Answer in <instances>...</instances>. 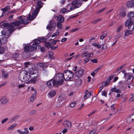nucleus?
Segmentation results:
<instances>
[{
	"mask_svg": "<svg viewBox=\"0 0 134 134\" xmlns=\"http://www.w3.org/2000/svg\"><path fill=\"white\" fill-rule=\"evenodd\" d=\"M32 71L30 73L26 70H23L19 74V76L23 80V81L26 82L27 84L34 83L36 81V79L39 77L38 72Z\"/></svg>",
	"mask_w": 134,
	"mask_h": 134,
	"instance_id": "1",
	"label": "nucleus"
},
{
	"mask_svg": "<svg viewBox=\"0 0 134 134\" xmlns=\"http://www.w3.org/2000/svg\"><path fill=\"white\" fill-rule=\"evenodd\" d=\"M24 20L21 18V16H20L18 18L17 20L12 22L10 24L8 23H4L1 25V27L3 29H6L7 27L8 32H12L14 31L15 29H19L21 28L20 27H18L20 24H25L27 23Z\"/></svg>",
	"mask_w": 134,
	"mask_h": 134,
	"instance_id": "2",
	"label": "nucleus"
},
{
	"mask_svg": "<svg viewBox=\"0 0 134 134\" xmlns=\"http://www.w3.org/2000/svg\"><path fill=\"white\" fill-rule=\"evenodd\" d=\"M74 75V74L68 70H65L63 74L61 73L56 74L54 76L55 79H60V81L62 82V84H63L64 80L68 81L71 79Z\"/></svg>",
	"mask_w": 134,
	"mask_h": 134,
	"instance_id": "3",
	"label": "nucleus"
},
{
	"mask_svg": "<svg viewBox=\"0 0 134 134\" xmlns=\"http://www.w3.org/2000/svg\"><path fill=\"white\" fill-rule=\"evenodd\" d=\"M133 21L130 18L128 19L125 23V25L126 27H128L129 30H126L124 35L127 36L131 34L134 28V25H133Z\"/></svg>",
	"mask_w": 134,
	"mask_h": 134,
	"instance_id": "4",
	"label": "nucleus"
},
{
	"mask_svg": "<svg viewBox=\"0 0 134 134\" xmlns=\"http://www.w3.org/2000/svg\"><path fill=\"white\" fill-rule=\"evenodd\" d=\"M54 79L53 78L47 82V84L49 88H51L52 85L55 86L56 85H62V82L60 81V79Z\"/></svg>",
	"mask_w": 134,
	"mask_h": 134,
	"instance_id": "5",
	"label": "nucleus"
},
{
	"mask_svg": "<svg viewBox=\"0 0 134 134\" xmlns=\"http://www.w3.org/2000/svg\"><path fill=\"white\" fill-rule=\"evenodd\" d=\"M38 10L36 9H35L33 11V12L32 13V15L30 16L29 15L28 17L26 19H25L23 18L22 17H21V18L22 19H23L25 21H26L27 23H26L25 24H27L28 23V20H32L34 19L35 18L36 16L38 14Z\"/></svg>",
	"mask_w": 134,
	"mask_h": 134,
	"instance_id": "6",
	"label": "nucleus"
},
{
	"mask_svg": "<svg viewBox=\"0 0 134 134\" xmlns=\"http://www.w3.org/2000/svg\"><path fill=\"white\" fill-rule=\"evenodd\" d=\"M55 23L53 21H51L46 27V28L50 31H53L55 27Z\"/></svg>",
	"mask_w": 134,
	"mask_h": 134,
	"instance_id": "7",
	"label": "nucleus"
},
{
	"mask_svg": "<svg viewBox=\"0 0 134 134\" xmlns=\"http://www.w3.org/2000/svg\"><path fill=\"white\" fill-rule=\"evenodd\" d=\"M82 3L81 0H76L73 1L71 4L73 5H75L78 8L81 6Z\"/></svg>",
	"mask_w": 134,
	"mask_h": 134,
	"instance_id": "8",
	"label": "nucleus"
},
{
	"mask_svg": "<svg viewBox=\"0 0 134 134\" xmlns=\"http://www.w3.org/2000/svg\"><path fill=\"white\" fill-rule=\"evenodd\" d=\"M35 47L33 46L32 45L26 46L24 47V51L25 52L27 53L28 52H32L34 49Z\"/></svg>",
	"mask_w": 134,
	"mask_h": 134,
	"instance_id": "9",
	"label": "nucleus"
},
{
	"mask_svg": "<svg viewBox=\"0 0 134 134\" xmlns=\"http://www.w3.org/2000/svg\"><path fill=\"white\" fill-rule=\"evenodd\" d=\"M93 53L91 52L88 53L86 51H84L81 54V55L82 57H91V55H93Z\"/></svg>",
	"mask_w": 134,
	"mask_h": 134,
	"instance_id": "10",
	"label": "nucleus"
},
{
	"mask_svg": "<svg viewBox=\"0 0 134 134\" xmlns=\"http://www.w3.org/2000/svg\"><path fill=\"white\" fill-rule=\"evenodd\" d=\"M63 125L64 126L65 128L68 129H70L71 127V122L68 120L64 121L63 123Z\"/></svg>",
	"mask_w": 134,
	"mask_h": 134,
	"instance_id": "11",
	"label": "nucleus"
},
{
	"mask_svg": "<svg viewBox=\"0 0 134 134\" xmlns=\"http://www.w3.org/2000/svg\"><path fill=\"white\" fill-rule=\"evenodd\" d=\"M84 72V71L83 69H80L75 72V75L78 77H80L83 75Z\"/></svg>",
	"mask_w": 134,
	"mask_h": 134,
	"instance_id": "12",
	"label": "nucleus"
},
{
	"mask_svg": "<svg viewBox=\"0 0 134 134\" xmlns=\"http://www.w3.org/2000/svg\"><path fill=\"white\" fill-rule=\"evenodd\" d=\"M40 42H41L40 39H37L35 40L34 43H33L32 46L35 47L34 48L36 50L37 47H38V49L39 48V46H40L38 44Z\"/></svg>",
	"mask_w": 134,
	"mask_h": 134,
	"instance_id": "13",
	"label": "nucleus"
},
{
	"mask_svg": "<svg viewBox=\"0 0 134 134\" xmlns=\"http://www.w3.org/2000/svg\"><path fill=\"white\" fill-rule=\"evenodd\" d=\"M10 7L9 6H8L5 7L3 9H1V10L3 11L2 14L0 17L5 15L7 13V12L10 10Z\"/></svg>",
	"mask_w": 134,
	"mask_h": 134,
	"instance_id": "14",
	"label": "nucleus"
},
{
	"mask_svg": "<svg viewBox=\"0 0 134 134\" xmlns=\"http://www.w3.org/2000/svg\"><path fill=\"white\" fill-rule=\"evenodd\" d=\"M37 5L35 9H37L38 11V13L39 9L41 8L43 5L42 2L41 1H38L37 3Z\"/></svg>",
	"mask_w": 134,
	"mask_h": 134,
	"instance_id": "15",
	"label": "nucleus"
},
{
	"mask_svg": "<svg viewBox=\"0 0 134 134\" xmlns=\"http://www.w3.org/2000/svg\"><path fill=\"white\" fill-rule=\"evenodd\" d=\"M25 131H23L20 130H18L17 132L20 134H27L29 133V131L27 128H25L24 129Z\"/></svg>",
	"mask_w": 134,
	"mask_h": 134,
	"instance_id": "16",
	"label": "nucleus"
},
{
	"mask_svg": "<svg viewBox=\"0 0 134 134\" xmlns=\"http://www.w3.org/2000/svg\"><path fill=\"white\" fill-rule=\"evenodd\" d=\"M8 102V100L5 97H3L0 100V103L3 104H5Z\"/></svg>",
	"mask_w": 134,
	"mask_h": 134,
	"instance_id": "17",
	"label": "nucleus"
},
{
	"mask_svg": "<svg viewBox=\"0 0 134 134\" xmlns=\"http://www.w3.org/2000/svg\"><path fill=\"white\" fill-rule=\"evenodd\" d=\"M124 77L125 79L130 78L131 77L132 78V79H133L134 78V75L131 74L130 73H127L125 74H124Z\"/></svg>",
	"mask_w": 134,
	"mask_h": 134,
	"instance_id": "18",
	"label": "nucleus"
},
{
	"mask_svg": "<svg viewBox=\"0 0 134 134\" xmlns=\"http://www.w3.org/2000/svg\"><path fill=\"white\" fill-rule=\"evenodd\" d=\"M64 20V17L61 15H59L57 17V21L60 23H63Z\"/></svg>",
	"mask_w": 134,
	"mask_h": 134,
	"instance_id": "19",
	"label": "nucleus"
},
{
	"mask_svg": "<svg viewBox=\"0 0 134 134\" xmlns=\"http://www.w3.org/2000/svg\"><path fill=\"white\" fill-rule=\"evenodd\" d=\"M56 92L54 90H52L50 91L48 94V96L52 98L54 97L56 94Z\"/></svg>",
	"mask_w": 134,
	"mask_h": 134,
	"instance_id": "20",
	"label": "nucleus"
},
{
	"mask_svg": "<svg viewBox=\"0 0 134 134\" xmlns=\"http://www.w3.org/2000/svg\"><path fill=\"white\" fill-rule=\"evenodd\" d=\"M92 94V92H88L85 93L84 96L85 99H87L88 98H90Z\"/></svg>",
	"mask_w": 134,
	"mask_h": 134,
	"instance_id": "21",
	"label": "nucleus"
},
{
	"mask_svg": "<svg viewBox=\"0 0 134 134\" xmlns=\"http://www.w3.org/2000/svg\"><path fill=\"white\" fill-rule=\"evenodd\" d=\"M112 92H115L117 93H119L121 92V90L119 89H116L115 87L111 89Z\"/></svg>",
	"mask_w": 134,
	"mask_h": 134,
	"instance_id": "22",
	"label": "nucleus"
},
{
	"mask_svg": "<svg viewBox=\"0 0 134 134\" xmlns=\"http://www.w3.org/2000/svg\"><path fill=\"white\" fill-rule=\"evenodd\" d=\"M9 31L5 32L4 30H2L1 32V34L3 35L2 36L3 37H8L9 36V34L8 33Z\"/></svg>",
	"mask_w": 134,
	"mask_h": 134,
	"instance_id": "23",
	"label": "nucleus"
},
{
	"mask_svg": "<svg viewBox=\"0 0 134 134\" xmlns=\"http://www.w3.org/2000/svg\"><path fill=\"white\" fill-rule=\"evenodd\" d=\"M127 6L129 8L132 7L134 5V3L131 1H128L126 4Z\"/></svg>",
	"mask_w": 134,
	"mask_h": 134,
	"instance_id": "24",
	"label": "nucleus"
},
{
	"mask_svg": "<svg viewBox=\"0 0 134 134\" xmlns=\"http://www.w3.org/2000/svg\"><path fill=\"white\" fill-rule=\"evenodd\" d=\"M45 46L48 48H51L53 47L52 43H51V42H50L46 43L45 44Z\"/></svg>",
	"mask_w": 134,
	"mask_h": 134,
	"instance_id": "25",
	"label": "nucleus"
},
{
	"mask_svg": "<svg viewBox=\"0 0 134 134\" xmlns=\"http://www.w3.org/2000/svg\"><path fill=\"white\" fill-rule=\"evenodd\" d=\"M19 115H17L15 116L14 117L10 119V121L11 122H13L15 120L17 119L19 117Z\"/></svg>",
	"mask_w": 134,
	"mask_h": 134,
	"instance_id": "26",
	"label": "nucleus"
},
{
	"mask_svg": "<svg viewBox=\"0 0 134 134\" xmlns=\"http://www.w3.org/2000/svg\"><path fill=\"white\" fill-rule=\"evenodd\" d=\"M19 56V54L18 53H15L13 54L12 57L13 59L14 60H16L18 58Z\"/></svg>",
	"mask_w": 134,
	"mask_h": 134,
	"instance_id": "27",
	"label": "nucleus"
},
{
	"mask_svg": "<svg viewBox=\"0 0 134 134\" xmlns=\"http://www.w3.org/2000/svg\"><path fill=\"white\" fill-rule=\"evenodd\" d=\"M82 82V80L78 78L75 81V82L77 85H80Z\"/></svg>",
	"mask_w": 134,
	"mask_h": 134,
	"instance_id": "28",
	"label": "nucleus"
},
{
	"mask_svg": "<svg viewBox=\"0 0 134 134\" xmlns=\"http://www.w3.org/2000/svg\"><path fill=\"white\" fill-rule=\"evenodd\" d=\"M8 37H3L2 39V41L1 40V42H2V43H6L7 41V38Z\"/></svg>",
	"mask_w": 134,
	"mask_h": 134,
	"instance_id": "29",
	"label": "nucleus"
},
{
	"mask_svg": "<svg viewBox=\"0 0 134 134\" xmlns=\"http://www.w3.org/2000/svg\"><path fill=\"white\" fill-rule=\"evenodd\" d=\"M129 18H132L134 16V12L132 11L130 12L127 15Z\"/></svg>",
	"mask_w": 134,
	"mask_h": 134,
	"instance_id": "30",
	"label": "nucleus"
},
{
	"mask_svg": "<svg viewBox=\"0 0 134 134\" xmlns=\"http://www.w3.org/2000/svg\"><path fill=\"white\" fill-rule=\"evenodd\" d=\"M133 80L131 77L128 78L126 82L127 84L128 85L130 84L132 82Z\"/></svg>",
	"mask_w": 134,
	"mask_h": 134,
	"instance_id": "31",
	"label": "nucleus"
},
{
	"mask_svg": "<svg viewBox=\"0 0 134 134\" xmlns=\"http://www.w3.org/2000/svg\"><path fill=\"white\" fill-rule=\"evenodd\" d=\"M102 20V19L100 18H98L94 21H92L91 23L93 24H95Z\"/></svg>",
	"mask_w": 134,
	"mask_h": 134,
	"instance_id": "32",
	"label": "nucleus"
},
{
	"mask_svg": "<svg viewBox=\"0 0 134 134\" xmlns=\"http://www.w3.org/2000/svg\"><path fill=\"white\" fill-rule=\"evenodd\" d=\"M77 8L76 7L75 5H73L70 8V9L68 10V12H70V11H72V10H74V9H76Z\"/></svg>",
	"mask_w": 134,
	"mask_h": 134,
	"instance_id": "33",
	"label": "nucleus"
},
{
	"mask_svg": "<svg viewBox=\"0 0 134 134\" xmlns=\"http://www.w3.org/2000/svg\"><path fill=\"white\" fill-rule=\"evenodd\" d=\"M59 31L58 30H57L56 32L52 35V37H53L55 36H58L59 35Z\"/></svg>",
	"mask_w": 134,
	"mask_h": 134,
	"instance_id": "34",
	"label": "nucleus"
},
{
	"mask_svg": "<svg viewBox=\"0 0 134 134\" xmlns=\"http://www.w3.org/2000/svg\"><path fill=\"white\" fill-rule=\"evenodd\" d=\"M5 49L3 47L0 46V54L3 53Z\"/></svg>",
	"mask_w": 134,
	"mask_h": 134,
	"instance_id": "35",
	"label": "nucleus"
},
{
	"mask_svg": "<svg viewBox=\"0 0 134 134\" xmlns=\"http://www.w3.org/2000/svg\"><path fill=\"white\" fill-rule=\"evenodd\" d=\"M125 66V64L123 65L119 68H118L116 70V71L117 72L118 71H119L121 69L123 68Z\"/></svg>",
	"mask_w": 134,
	"mask_h": 134,
	"instance_id": "36",
	"label": "nucleus"
},
{
	"mask_svg": "<svg viewBox=\"0 0 134 134\" xmlns=\"http://www.w3.org/2000/svg\"><path fill=\"white\" fill-rule=\"evenodd\" d=\"M132 115L133 116V115H130V117H129V118H127V121L126 122L127 123H130L132 122V121H131V116Z\"/></svg>",
	"mask_w": 134,
	"mask_h": 134,
	"instance_id": "37",
	"label": "nucleus"
},
{
	"mask_svg": "<svg viewBox=\"0 0 134 134\" xmlns=\"http://www.w3.org/2000/svg\"><path fill=\"white\" fill-rule=\"evenodd\" d=\"M62 23L58 22L57 23V27L59 29L62 28Z\"/></svg>",
	"mask_w": 134,
	"mask_h": 134,
	"instance_id": "38",
	"label": "nucleus"
},
{
	"mask_svg": "<svg viewBox=\"0 0 134 134\" xmlns=\"http://www.w3.org/2000/svg\"><path fill=\"white\" fill-rule=\"evenodd\" d=\"M114 75H113L108 77L107 79V81L110 82L111 80L112 79Z\"/></svg>",
	"mask_w": 134,
	"mask_h": 134,
	"instance_id": "39",
	"label": "nucleus"
},
{
	"mask_svg": "<svg viewBox=\"0 0 134 134\" xmlns=\"http://www.w3.org/2000/svg\"><path fill=\"white\" fill-rule=\"evenodd\" d=\"M122 35V33H120L119 34L117 35L115 37V39H117L119 38Z\"/></svg>",
	"mask_w": 134,
	"mask_h": 134,
	"instance_id": "40",
	"label": "nucleus"
},
{
	"mask_svg": "<svg viewBox=\"0 0 134 134\" xmlns=\"http://www.w3.org/2000/svg\"><path fill=\"white\" fill-rule=\"evenodd\" d=\"M102 49L104 50L106 49L107 48V44L106 43L103 44L102 45Z\"/></svg>",
	"mask_w": 134,
	"mask_h": 134,
	"instance_id": "41",
	"label": "nucleus"
},
{
	"mask_svg": "<svg viewBox=\"0 0 134 134\" xmlns=\"http://www.w3.org/2000/svg\"><path fill=\"white\" fill-rule=\"evenodd\" d=\"M102 94L103 96H104L106 97L107 96V93L105 91H102Z\"/></svg>",
	"mask_w": 134,
	"mask_h": 134,
	"instance_id": "42",
	"label": "nucleus"
},
{
	"mask_svg": "<svg viewBox=\"0 0 134 134\" xmlns=\"http://www.w3.org/2000/svg\"><path fill=\"white\" fill-rule=\"evenodd\" d=\"M120 16L124 17L126 16V13L124 12H120V14H119Z\"/></svg>",
	"mask_w": 134,
	"mask_h": 134,
	"instance_id": "43",
	"label": "nucleus"
},
{
	"mask_svg": "<svg viewBox=\"0 0 134 134\" xmlns=\"http://www.w3.org/2000/svg\"><path fill=\"white\" fill-rule=\"evenodd\" d=\"M76 104V103L75 102H74L71 103L70 105V107H74Z\"/></svg>",
	"mask_w": 134,
	"mask_h": 134,
	"instance_id": "44",
	"label": "nucleus"
},
{
	"mask_svg": "<svg viewBox=\"0 0 134 134\" xmlns=\"http://www.w3.org/2000/svg\"><path fill=\"white\" fill-rule=\"evenodd\" d=\"M67 11V10L66 9L64 8L62 9L61 10V13L64 14Z\"/></svg>",
	"mask_w": 134,
	"mask_h": 134,
	"instance_id": "45",
	"label": "nucleus"
},
{
	"mask_svg": "<svg viewBox=\"0 0 134 134\" xmlns=\"http://www.w3.org/2000/svg\"><path fill=\"white\" fill-rule=\"evenodd\" d=\"M122 26H121L119 27L116 30V32L118 33L120 31L122 30Z\"/></svg>",
	"mask_w": 134,
	"mask_h": 134,
	"instance_id": "46",
	"label": "nucleus"
},
{
	"mask_svg": "<svg viewBox=\"0 0 134 134\" xmlns=\"http://www.w3.org/2000/svg\"><path fill=\"white\" fill-rule=\"evenodd\" d=\"M90 60L89 58L87 57L86 58H85L83 59V60L84 61V63H87L88 62L89 60Z\"/></svg>",
	"mask_w": 134,
	"mask_h": 134,
	"instance_id": "47",
	"label": "nucleus"
},
{
	"mask_svg": "<svg viewBox=\"0 0 134 134\" xmlns=\"http://www.w3.org/2000/svg\"><path fill=\"white\" fill-rule=\"evenodd\" d=\"M91 61L93 63H97L98 61V60L96 59H92L91 60Z\"/></svg>",
	"mask_w": 134,
	"mask_h": 134,
	"instance_id": "48",
	"label": "nucleus"
},
{
	"mask_svg": "<svg viewBox=\"0 0 134 134\" xmlns=\"http://www.w3.org/2000/svg\"><path fill=\"white\" fill-rule=\"evenodd\" d=\"M40 42H45L46 41V39L45 38H40Z\"/></svg>",
	"mask_w": 134,
	"mask_h": 134,
	"instance_id": "49",
	"label": "nucleus"
},
{
	"mask_svg": "<svg viewBox=\"0 0 134 134\" xmlns=\"http://www.w3.org/2000/svg\"><path fill=\"white\" fill-rule=\"evenodd\" d=\"M2 75L4 78H5L7 76V74H5L4 71H2Z\"/></svg>",
	"mask_w": 134,
	"mask_h": 134,
	"instance_id": "50",
	"label": "nucleus"
},
{
	"mask_svg": "<svg viewBox=\"0 0 134 134\" xmlns=\"http://www.w3.org/2000/svg\"><path fill=\"white\" fill-rule=\"evenodd\" d=\"M100 69V67H99L98 68H97L93 72V73H94V74H96L97 72L98 71V70Z\"/></svg>",
	"mask_w": 134,
	"mask_h": 134,
	"instance_id": "51",
	"label": "nucleus"
},
{
	"mask_svg": "<svg viewBox=\"0 0 134 134\" xmlns=\"http://www.w3.org/2000/svg\"><path fill=\"white\" fill-rule=\"evenodd\" d=\"M8 119L7 118H6L4 119H3L2 121V122H1L2 123V124L4 123H5V122H6L7 121H8Z\"/></svg>",
	"mask_w": 134,
	"mask_h": 134,
	"instance_id": "52",
	"label": "nucleus"
},
{
	"mask_svg": "<svg viewBox=\"0 0 134 134\" xmlns=\"http://www.w3.org/2000/svg\"><path fill=\"white\" fill-rule=\"evenodd\" d=\"M106 34H103L102 36L100 37V39L102 40H103L104 38L106 36Z\"/></svg>",
	"mask_w": 134,
	"mask_h": 134,
	"instance_id": "53",
	"label": "nucleus"
},
{
	"mask_svg": "<svg viewBox=\"0 0 134 134\" xmlns=\"http://www.w3.org/2000/svg\"><path fill=\"white\" fill-rule=\"evenodd\" d=\"M36 112V111L35 110H32L30 113L31 115H33Z\"/></svg>",
	"mask_w": 134,
	"mask_h": 134,
	"instance_id": "54",
	"label": "nucleus"
},
{
	"mask_svg": "<svg viewBox=\"0 0 134 134\" xmlns=\"http://www.w3.org/2000/svg\"><path fill=\"white\" fill-rule=\"evenodd\" d=\"M105 9V8H103L102 9H101L98 10V11H97V14L100 13L103 11Z\"/></svg>",
	"mask_w": 134,
	"mask_h": 134,
	"instance_id": "55",
	"label": "nucleus"
},
{
	"mask_svg": "<svg viewBox=\"0 0 134 134\" xmlns=\"http://www.w3.org/2000/svg\"><path fill=\"white\" fill-rule=\"evenodd\" d=\"M48 54L49 57H52L53 55V53L52 52H48Z\"/></svg>",
	"mask_w": 134,
	"mask_h": 134,
	"instance_id": "56",
	"label": "nucleus"
},
{
	"mask_svg": "<svg viewBox=\"0 0 134 134\" xmlns=\"http://www.w3.org/2000/svg\"><path fill=\"white\" fill-rule=\"evenodd\" d=\"M129 101L131 102H132L134 101V95L132 96L129 99Z\"/></svg>",
	"mask_w": 134,
	"mask_h": 134,
	"instance_id": "57",
	"label": "nucleus"
},
{
	"mask_svg": "<svg viewBox=\"0 0 134 134\" xmlns=\"http://www.w3.org/2000/svg\"><path fill=\"white\" fill-rule=\"evenodd\" d=\"M68 129H67L66 128H65V129H64V130L62 131L63 133L64 134L66 133L68 131Z\"/></svg>",
	"mask_w": 134,
	"mask_h": 134,
	"instance_id": "58",
	"label": "nucleus"
},
{
	"mask_svg": "<svg viewBox=\"0 0 134 134\" xmlns=\"http://www.w3.org/2000/svg\"><path fill=\"white\" fill-rule=\"evenodd\" d=\"M96 131L93 130L90 131L88 134H95Z\"/></svg>",
	"mask_w": 134,
	"mask_h": 134,
	"instance_id": "59",
	"label": "nucleus"
},
{
	"mask_svg": "<svg viewBox=\"0 0 134 134\" xmlns=\"http://www.w3.org/2000/svg\"><path fill=\"white\" fill-rule=\"evenodd\" d=\"M78 28H76L72 29L71 31H70L71 32H74L75 31H76L77 30H78Z\"/></svg>",
	"mask_w": 134,
	"mask_h": 134,
	"instance_id": "60",
	"label": "nucleus"
},
{
	"mask_svg": "<svg viewBox=\"0 0 134 134\" xmlns=\"http://www.w3.org/2000/svg\"><path fill=\"white\" fill-rule=\"evenodd\" d=\"M39 48H40L41 51L42 52H43L44 51V49L43 47H41V46H39Z\"/></svg>",
	"mask_w": 134,
	"mask_h": 134,
	"instance_id": "61",
	"label": "nucleus"
},
{
	"mask_svg": "<svg viewBox=\"0 0 134 134\" xmlns=\"http://www.w3.org/2000/svg\"><path fill=\"white\" fill-rule=\"evenodd\" d=\"M43 67L45 68L48 66V65L46 63H43Z\"/></svg>",
	"mask_w": 134,
	"mask_h": 134,
	"instance_id": "62",
	"label": "nucleus"
},
{
	"mask_svg": "<svg viewBox=\"0 0 134 134\" xmlns=\"http://www.w3.org/2000/svg\"><path fill=\"white\" fill-rule=\"evenodd\" d=\"M57 42V41H56V40H54L53 41L51 42L52 43V46L53 47L54 44H55Z\"/></svg>",
	"mask_w": 134,
	"mask_h": 134,
	"instance_id": "63",
	"label": "nucleus"
},
{
	"mask_svg": "<svg viewBox=\"0 0 134 134\" xmlns=\"http://www.w3.org/2000/svg\"><path fill=\"white\" fill-rule=\"evenodd\" d=\"M95 113V111H93V112H92L90 114H89L88 115V117H90V116H91V115H93V114H94V113Z\"/></svg>",
	"mask_w": 134,
	"mask_h": 134,
	"instance_id": "64",
	"label": "nucleus"
}]
</instances>
